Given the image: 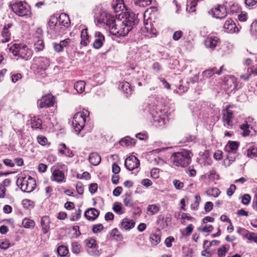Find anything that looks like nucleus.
I'll return each mask as SVG.
<instances>
[{"label": "nucleus", "mask_w": 257, "mask_h": 257, "mask_svg": "<svg viewBox=\"0 0 257 257\" xmlns=\"http://www.w3.org/2000/svg\"><path fill=\"white\" fill-rule=\"evenodd\" d=\"M192 156L193 154L190 151L185 150L174 153L171 155L170 159L173 166L184 168L191 163Z\"/></svg>", "instance_id": "obj_1"}, {"label": "nucleus", "mask_w": 257, "mask_h": 257, "mask_svg": "<svg viewBox=\"0 0 257 257\" xmlns=\"http://www.w3.org/2000/svg\"><path fill=\"white\" fill-rule=\"evenodd\" d=\"M108 29L113 35L117 37L124 36L131 31V28L127 26L123 21L118 19H115L113 24L110 26Z\"/></svg>", "instance_id": "obj_2"}, {"label": "nucleus", "mask_w": 257, "mask_h": 257, "mask_svg": "<svg viewBox=\"0 0 257 257\" xmlns=\"http://www.w3.org/2000/svg\"><path fill=\"white\" fill-rule=\"evenodd\" d=\"M9 51L14 56H17L26 60L30 59L33 55V51L26 46L17 44L12 45L9 48Z\"/></svg>", "instance_id": "obj_3"}, {"label": "nucleus", "mask_w": 257, "mask_h": 257, "mask_svg": "<svg viewBox=\"0 0 257 257\" xmlns=\"http://www.w3.org/2000/svg\"><path fill=\"white\" fill-rule=\"evenodd\" d=\"M89 115V113L87 110H83L82 111L75 114L73 118L72 125L76 132L79 133L82 130Z\"/></svg>", "instance_id": "obj_4"}, {"label": "nucleus", "mask_w": 257, "mask_h": 257, "mask_svg": "<svg viewBox=\"0 0 257 257\" xmlns=\"http://www.w3.org/2000/svg\"><path fill=\"white\" fill-rule=\"evenodd\" d=\"M17 184L22 191L28 193L33 191L36 187L35 179L30 176L19 177Z\"/></svg>", "instance_id": "obj_5"}, {"label": "nucleus", "mask_w": 257, "mask_h": 257, "mask_svg": "<svg viewBox=\"0 0 257 257\" xmlns=\"http://www.w3.org/2000/svg\"><path fill=\"white\" fill-rule=\"evenodd\" d=\"M12 11L20 17L29 16L31 15V8L25 2H18L11 5Z\"/></svg>", "instance_id": "obj_6"}, {"label": "nucleus", "mask_w": 257, "mask_h": 257, "mask_svg": "<svg viewBox=\"0 0 257 257\" xmlns=\"http://www.w3.org/2000/svg\"><path fill=\"white\" fill-rule=\"evenodd\" d=\"M150 101L151 102L149 103V108L150 111V113L152 114V116L154 117V120L158 121L160 125L164 124V119L160 117V115L157 116V114H159V112L157 111L158 101L154 97H152Z\"/></svg>", "instance_id": "obj_7"}, {"label": "nucleus", "mask_w": 257, "mask_h": 257, "mask_svg": "<svg viewBox=\"0 0 257 257\" xmlns=\"http://www.w3.org/2000/svg\"><path fill=\"white\" fill-rule=\"evenodd\" d=\"M232 107V106L228 105L225 109L222 110V119L224 125L228 128H231L233 125V111L231 109Z\"/></svg>", "instance_id": "obj_8"}, {"label": "nucleus", "mask_w": 257, "mask_h": 257, "mask_svg": "<svg viewBox=\"0 0 257 257\" xmlns=\"http://www.w3.org/2000/svg\"><path fill=\"white\" fill-rule=\"evenodd\" d=\"M51 180L58 183L65 182L66 178L64 173L60 170L56 166H53L52 168V175Z\"/></svg>", "instance_id": "obj_9"}, {"label": "nucleus", "mask_w": 257, "mask_h": 257, "mask_svg": "<svg viewBox=\"0 0 257 257\" xmlns=\"http://www.w3.org/2000/svg\"><path fill=\"white\" fill-rule=\"evenodd\" d=\"M97 19L99 23L104 24L108 28L113 24V22L115 20V18L113 16L105 11L100 12Z\"/></svg>", "instance_id": "obj_10"}, {"label": "nucleus", "mask_w": 257, "mask_h": 257, "mask_svg": "<svg viewBox=\"0 0 257 257\" xmlns=\"http://www.w3.org/2000/svg\"><path fill=\"white\" fill-rule=\"evenodd\" d=\"M209 13L217 19H223L227 16V12L224 6L218 5L212 8Z\"/></svg>", "instance_id": "obj_11"}, {"label": "nucleus", "mask_w": 257, "mask_h": 257, "mask_svg": "<svg viewBox=\"0 0 257 257\" xmlns=\"http://www.w3.org/2000/svg\"><path fill=\"white\" fill-rule=\"evenodd\" d=\"M55 98L51 94H47L43 96L38 101L39 107L40 108L51 107L53 106Z\"/></svg>", "instance_id": "obj_12"}, {"label": "nucleus", "mask_w": 257, "mask_h": 257, "mask_svg": "<svg viewBox=\"0 0 257 257\" xmlns=\"http://www.w3.org/2000/svg\"><path fill=\"white\" fill-rule=\"evenodd\" d=\"M124 165L127 170L132 171L139 167L140 161L137 157L132 155L125 159Z\"/></svg>", "instance_id": "obj_13"}, {"label": "nucleus", "mask_w": 257, "mask_h": 257, "mask_svg": "<svg viewBox=\"0 0 257 257\" xmlns=\"http://www.w3.org/2000/svg\"><path fill=\"white\" fill-rule=\"evenodd\" d=\"M145 36L148 38L156 37L157 35V31L155 29L151 22L148 21L145 23V27L142 29Z\"/></svg>", "instance_id": "obj_14"}, {"label": "nucleus", "mask_w": 257, "mask_h": 257, "mask_svg": "<svg viewBox=\"0 0 257 257\" xmlns=\"http://www.w3.org/2000/svg\"><path fill=\"white\" fill-rule=\"evenodd\" d=\"M58 25L59 31L61 32V30H63V28L69 27L70 24V21L69 16L66 14H61L58 17Z\"/></svg>", "instance_id": "obj_15"}, {"label": "nucleus", "mask_w": 257, "mask_h": 257, "mask_svg": "<svg viewBox=\"0 0 257 257\" xmlns=\"http://www.w3.org/2000/svg\"><path fill=\"white\" fill-rule=\"evenodd\" d=\"M12 24L5 25L1 32V41L3 43L8 42L11 39V34L10 29L12 27Z\"/></svg>", "instance_id": "obj_16"}, {"label": "nucleus", "mask_w": 257, "mask_h": 257, "mask_svg": "<svg viewBox=\"0 0 257 257\" xmlns=\"http://www.w3.org/2000/svg\"><path fill=\"white\" fill-rule=\"evenodd\" d=\"M94 40L93 43V47L96 49L101 48L105 41L104 35L100 32L96 31L94 34Z\"/></svg>", "instance_id": "obj_17"}, {"label": "nucleus", "mask_w": 257, "mask_h": 257, "mask_svg": "<svg viewBox=\"0 0 257 257\" xmlns=\"http://www.w3.org/2000/svg\"><path fill=\"white\" fill-rule=\"evenodd\" d=\"M34 61L38 68L43 70H46L50 64L49 60L43 57L35 58Z\"/></svg>", "instance_id": "obj_18"}, {"label": "nucleus", "mask_w": 257, "mask_h": 257, "mask_svg": "<svg viewBox=\"0 0 257 257\" xmlns=\"http://www.w3.org/2000/svg\"><path fill=\"white\" fill-rule=\"evenodd\" d=\"M123 21L127 26H129L131 30L132 29L133 27L139 22L137 16L133 13H128L126 15L125 19Z\"/></svg>", "instance_id": "obj_19"}, {"label": "nucleus", "mask_w": 257, "mask_h": 257, "mask_svg": "<svg viewBox=\"0 0 257 257\" xmlns=\"http://www.w3.org/2000/svg\"><path fill=\"white\" fill-rule=\"evenodd\" d=\"M223 29L224 32L227 33H233L238 31L235 24L231 19L226 21L223 25Z\"/></svg>", "instance_id": "obj_20"}, {"label": "nucleus", "mask_w": 257, "mask_h": 257, "mask_svg": "<svg viewBox=\"0 0 257 257\" xmlns=\"http://www.w3.org/2000/svg\"><path fill=\"white\" fill-rule=\"evenodd\" d=\"M219 42V39L216 36H209L204 41V45L206 48L214 49Z\"/></svg>", "instance_id": "obj_21"}, {"label": "nucleus", "mask_w": 257, "mask_h": 257, "mask_svg": "<svg viewBox=\"0 0 257 257\" xmlns=\"http://www.w3.org/2000/svg\"><path fill=\"white\" fill-rule=\"evenodd\" d=\"M225 84L228 91L230 92L238 89L236 78L233 76H230L227 79Z\"/></svg>", "instance_id": "obj_22"}, {"label": "nucleus", "mask_w": 257, "mask_h": 257, "mask_svg": "<svg viewBox=\"0 0 257 257\" xmlns=\"http://www.w3.org/2000/svg\"><path fill=\"white\" fill-rule=\"evenodd\" d=\"M99 212L94 208L88 209L84 213L85 217L89 220H94L98 216Z\"/></svg>", "instance_id": "obj_23"}, {"label": "nucleus", "mask_w": 257, "mask_h": 257, "mask_svg": "<svg viewBox=\"0 0 257 257\" xmlns=\"http://www.w3.org/2000/svg\"><path fill=\"white\" fill-rule=\"evenodd\" d=\"M49 28L55 31L56 33H60L58 25V17L55 15L52 16L48 22Z\"/></svg>", "instance_id": "obj_24"}, {"label": "nucleus", "mask_w": 257, "mask_h": 257, "mask_svg": "<svg viewBox=\"0 0 257 257\" xmlns=\"http://www.w3.org/2000/svg\"><path fill=\"white\" fill-rule=\"evenodd\" d=\"M238 146L239 143L237 142L229 141L225 148V150L229 154H235Z\"/></svg>", "instance_id": "obj_25"}, {"label": "nucleus", "mask_w": 257, "mask_h": 257, "mask_svg": "<svg viewBox=\"0 0 257 257\" xmlns=\"http://www.w3.org/2000/svg\"><path fill=\"white\" fill-rule=\"evenodd\" d=\"M50 219L48 216H44L41 218V225L43 233H47L50 228Z\"/></svg>", "instance_id": "obj_26"}, {"label": "nucleus", "mask_w": 257, "mask_h": 257, "mask_svg": "<svg viewBox=\"0 0 257 257\" xmlns=\"http://www.w3.org/2000/svg\"><path fill=\"white\" fill-rule=\"evenodd\" d=\"M135 222L133 220H130L127 218H123L121 221V228L125 230H129L134 228Z\"/></svg>", "instance_id": "obj_27"}, {"label": "nucleus", "mask_w": 257, "mask_h": 257, "mask_svg": "<svg viewBox=\"0 0 257 257\" xmlns=\"http://www.w3.org/2000/svg\"><path fill=\"white\" fill-rule=\"evenodd\" d=\"M58 150L60 154L67 157H72L74 156L72 151L68 148L65 144H60Z\"/></svg>", "instance_id": "obj_28"}, {"label": "nucleus", "mask_w": 257, "mask_h": 257, "mask_svg": "<svg viewBox=\"0 0 257 257\" xmlns=\"http://www.w3.org/2000/svg\"><path fill=\"white\" fill-rule=\"evenodd\" d=\"M203 1L204 0H188L186 5V11L190 13L195 12L197 4Z\"/></svg>", "instance_id": "obj_29"}, {"label": "nucleus", "mask_w": 257, "mask_h": 257, "mask_svg": "<svg viewBox=\"0 0 257 257\" xmlns=\"http://www.w3.org/2000/svg\"><path fill=\"white\" fill-rule=\"evenodd\" d=\"M119 144L123 147L133 146L135 145L136 141L134 139L127 136L121 139L119 141Z\"/></svg>", "instance_id": "obj_30"}, {"label": "nucleus", "mask_w": 257, "mask_h": 257, "mask_svg": "<svg viewBox=\"0 0 257 257\" xmlns=\"http://www.w3.org/2000/svg\"><path fill=\"white\" fill-rule=\"evenodd\" d=\"M89 161L92 165L97 166L100 163L101 157L98 153H92L89 156Z\"/></svg>", "instance_id": "obj_31"}, {"label": "nucleus", "mask_w": 257, "mask_h": 257, "mask_svg": "<svg viewBox=\"0 0 257 257\" xmlns=\"http://www.w3.org/2000/svg\"><path fill=\"white\" fill-rule=\"evenodd\" d=\"M119 88L126 95L131 94L132 89L128 82L126 81L120 82L119 84Z\"/></svg>", "instance_id": "obj_32"}, {"label": "nucleus", "mask_w": 257, "mask_h": 257, "mask_svg": "<svg viewBox=\"0 0 257 257\" xmlns=\"http://www.w3.org/2000/svg\"><path fill=\"white\" fill-rule=\"evenodd\" d=\"M112 7L115 12H119L124 8L125 6L123 0H115L112 3Z\"/></svg>", "instance_id": "obj_33"}, {"label": "nucleus", "mask_w": 257, "mask_h": 257, "mask_svg": "<svg viewBox=\"0 0 257 257\" xmlns=\"http://www.w3.org/2000/svg\"><path fill=\"white\" fill-rule=\"evenodd\" d=\"M81 41L80 44L84 46H87L89 41L87 29H84L81 31Z\"/></svg>", "instance_id": "obj_34"}, {"label": "nucleus", "mask_w": 257, "mask_h": 257, "mask_svg": "<svg viewBox=\"0 0 257 257\" xmlns=\"http://www.w3.org/2000/svg\"><path fill=\"white\" fill-rule=\"evenodd\" d=\"M42 123V120L37 117H33L31 119V125L32 128H41Z\"/></svg>", "instance_id": "obj_35"}, {"label": "nucleus", "mask_w": 257, "mask_h": 257, "mask_svg": "<svg viewBox=\"0 0 257 257\" xmlns=\"http://www.w3.org/2000/svg\"><path fill=\"white\" fill-rule=\"evenodd\" d=\"M57 252L60 256L62 257H69L67 256L68 253V248L65 245H60L57 247Z\"/></svg>", "instance_id": "obj_36"}, {"label": "nucleus", "mask_w": 257, "mask_h": 257, "mask_svg": "<svg viewBox=\"0 0 257 257\" xmlns=\"http://www.w3.org/2000/svg\"><path fill=\"white\" fill-rule=\"evenodd\" d=\"M159 206L156 204L149 205L147 207L148 214L151 215L157 213L159 212Z\"/></svg>", "instance_id": "obj_37"}, {"label": "nucleus", "mask_w": 257, "mask_h": 257, "mask_svg": "<svg viewBox=\"0 0 257 257\" xmlns=\"http://www.w3.org/2000/svg\"><path fill=\"white\" fill-rule=\"evenodd\" d=\"M123 202L125 206L127 207H133L134 206V202L131 196L128 194H125L123 196Z\"/></svg>", "instance_id": "obj_38"}, {"label": "nucleus", "mask_w": 257, "mask_h": 257, "mask_svg": "<svg viewBox=\"0 0 257 257\" xmlns=\"http://www.w3.org/2000/svg\"><path fill=\"white\" fill-rule=\"evenodd\" d=\"M85 83L83 81H79L74 84V88L78 93H82L85 89Z\"/></svg>", "instance_id": "obj_39"}, {"label": "nucleus", "mask_w": 257, "mask_h": 257, "mask_svg": "<svg viewBox=\"0 0 257 257\" xmlns=\"http://www.w3.org/2000/svg\"><path fill=\"white\" fill-rule=\"evenodd\" d=\"M22 225L23 227L26 228H34L35 225V223L33 220L26 218L23 219Z\"/></svg>", "instance_id": "obj_40"}, {"label": "nucleus", "mask_w": 257, "mask_h": 257, "mask_svg": "<svg viewBox=\"0 0 257 257\" xmlns=\"http://www.w3.org/2000/svg\"><path fill=\"white\" fill-rule=\"evenodd\" d=\"M150 240L153 245H157L161 241V237L156 234H152L150 236Z\"/></svg>", "instance_id": "obj_41"}, {"label": "nucleus", "mask_w": 257, "mask_h": 257, "mask_svg": "<svg viewBox=\"0 0 257 257\" xmlns=\"http://www.w3.org/2000/svg\"><path fill=\"white\" fill-rule=\"evenodd\" d=\"M134 3L136 7H145L151 4V0H134Z\"/></svg>", "instance_id": "obj_42"}, {"label": "nucleus", "mask_w": 257, "mask_h": 257, "mask_svg": "<svg viewBox=\"0 0 257 257\" xmlns=\"http://www.w3.org/2000/svg\"><path fill=\"white\" fill-rule=\"evenodd\" d=\"M113 211L118 214H122L124 212L121 203L115 202L113 205Z\"/></svg>", "instance_id": "obj_43"}, {"label": "nucleus", "mask_w": 257, "mask_h": 257, "mask_svg": "<svg viewBox=\"0 0 257 257\" xmlns=\"http://www.w3.org/2000/svg\"><path fill=\"white\" fill-rule=\"evenodd\" d=\"M206 193L208 196L217 197L219 195L220 192L217 188L214 187L207 190Z\"/></svg>", "instance_id": "obj_44"}, {"label": "nucleus", "mask_w": 257, "mask_h": 257, "mask_svg": "<svg viewBox=\"0 0 257 257\" xmlns=\"http://www.w3.org/2000/svg\"><path fill=\"white\" fill-rule=\"evenodd\" d=\"M215 71H216L215 67L204 71L202 72L204 79H207L211 77L213 74H215Z\"/></svg>", "instance_id": "obj_45"}, {"label": "nucleus", "mask_w": 257, "mask_h": 257, "mask_svg": "<svg viewBox=\"0 0 257 257\" xmlns=\"http://www.w3.org/2000/svg\"><path fill=\"white\" fill-rule=\"evenodd\" d=\"M244 237L250 241H253L257 243V234L255 233L247 231L246 233L245 234Z\"/></svg>", "instance_id": "obj_46"}, {"label": "nucleus", "mask_w": 257, "mask_h": 257, "mask_svg": "<svg viewBox=\"0 0 257 257\" xmlns=\"http://www.w3.org/2000/svg\"><path fill=\"white\" fill-rule=\"evenodd\" d=\"M246 155L247 157L251 158L257 157V148L252 147L248 149L247 150Z\"/></svg>", "instance_id": "obj_47"}, {"label": "nucleus", "mask_w": 257, "mask_h": 257, "mask_svg": "<svg viewBox=\"0 0 257 257\" xmlns=\"http://www.w3.org/2000/svg\"><path fill=\"white\" fill-rule=\"evenodd\" d=\"M228 250V247H226L225 245H223L219 247L217 250L218 257H224Z\"/></svg>", "instance_id": "obj_48"}, {"label": "nucleus", "mask_w": 257, "mask_h": 257, "mask_svg": "<svg viewBox=\"0 0 257 257\" xmlns=\"http://www.w3.org/2000/svg\"><path fill=\"white\" fill-rule=\"evenodd\" d=\"M72 251L75 254H78L81 251V245L77 242H74L72 243Z\"/></svg>", "instance_id": "obj_49"}, {"label": "nucleus", "mask_w": 257, "mask_h": 257, "mask_svg": "<svg viewBox=\"0 0 257 257\" xmlns=\"http://www.w3.org/2000/svg\"><path fill=\"white\" fill-rule=\"evenodd\" d=\"M81 215V210L80 209H78L77 210L75 211V213H72L71 215L70 220L71 221H76L78 220Z\"/></svg>", "instance_id": "obj_50"}, {"label": "nucleus", "mask_w": 257, "mask_h": 257, "mask_svg": "<svg viewBox=\"0 0 257 257\" xmlns=\"http://www.w3.org/2000/svg\"><path fill=\"white\" fill-rule=\"evenodd\" d=\"M86 245L87 247L93 248L96 246V240L92 238H89L85 240Z\"/></svg>", "instance_id": "obj_51"}, {"label": "nucleus", "mask_w": 257, "mask_h": 257, "mask_svg": "<svg viewBox=\"0 0 257 257\" xmlns=\"http://www.w3.org/2000/svg\"><path fill=\"white\" fill-rule=\"evenodd\" d=\"M10 246V243L8 239L0 240V248L3 249H8Z\"/></svg>", "instance_id": "obj_52"}, {"label": "nucleus", "mask_w": 257, "mask_h": 257, "mask_svg": "<svg viewBox=\"0 0 257 257\" xmlns=\"http://www.w3.org/2000/svg\"><path fill=\"white\" fill-rule=\"evenodd\" d=\"M249 125L246 123L240 125V128L243 131V136H247L249 134L250 131L249 130Z\"/></svg>", "instance_id": "obj_53"}, {"label": "nucleus", "mask_w": 257, "mask_h": 257, "mask_svg": "<svg viewBox=\"0 0 257 257\" xmlns=\"http://www.w3.org/2000/svg\"><path fill=\"white\" fill-rule=\"evenodd\" d=\"M44 47L43 41L41 40H39L35 43V48L37 51H41Z\"/></svg>", "instance_id": "obj_54"}, {"label": "nucleus", "mask_w": 257, "mask_h": 257, "mask_svg": "<svg viewBox=\"0 0 257 257\" xmlns=\"http://www.w3.org/2000/svg\"><path fill=\"white\" fill-rule=\"evenodd\" d=\"M250 33L253 36H257V21L253 22L250 26Z\"/></svg>", "instance_id": "obj_55"}, {"label": "nucleus", "mask_w": 257, "mask_h": 257, "mask_svg": "<svg viewBox=\"0 0 257 257\" xmlns=\"http://www.w3.org/2000/svg\"><path fill=\"white\" fill-rule=\"evenodd\" d=\"M103 229V226L102 224L99 223L93 225L92 231L94 233H97L101 231Z\"/></svg>", "instance_id": "obj_56"}, {"label": "nucleus", "mask_w": 257, "mask_h": 257, "mask_svg": "<svg viewBox=\"0 0 257 257\" xmlns=\"http://www.w3.org/2000/svg\"><path fill=\"white\" fill-rule=\"evenodd\" d=\"M22 204L25 208L34 206V202L29 199H24L22 201Z\"/></svg>", "instance_id": "obj_57"}, {"label": "nucleus", "mask_w": 257, "mask_h": 257, "mask_svg": "<svg viewBox=\"0 0 257 257\" xmlns=\"http://www.w3.org/2000/svg\"><path fill=\"white\" fill-rule=\"evenodd\" d=\"M251 199L250 196L248 194H245L242 197V203L244 205H248Z\"/></svg>", "instance_id": "obj_58"}, {"label": "nucleus", "mask_w": 257, "mask_h": 257, "mask_svg": "<svg viewBox=\"0 0 257 257\" xmlns=\"http://www.w3.org/2000/svg\"><path fill=\"white\" fill-rule=\"evenodd\" d=\"M76 189L77 193L79 194H80V195L83 194V191H84V187H83V185H82V184L81 182H78L76 183Z\"/></svg>", "instance_id": "obj_59"}, {"label": "nucleus", "mask_w": 257, "mask_h": 257, "mask_svg": "<svg viewBox=\"0 0 257 257\" xmlns=\"http://www.w3.org/2000/svg\"><path fill=\"white\" fill-rule=\"evenodd\" d=\"M110 235L114 237V239H118L121 238V236L119 233V231L117 228H114L110 232Z\"/></svg>", "instance_id": "obj_60"}, {"label": "nucleus", "mask_w": 257, "mask_h": 257, "mask_svg": "<svg viewBox=\"0 0 257 257\" xmlns=\"http://www.w3.org/2000/svg\"><path fill=\"white\" fill-rule=\"evenodd\" d=\"M38 142L42 146H45L48 142L47 139L44 136H38L37 137Z\"/></svg>", "instance_id": "obj_61"}, {"label": "nucleus", "mask_w": 257, "mask_h": 257, "mask_svg": "<svg viewBox=\"0 0 257 257\" xmlns=\"http://www.w3.org/2000/svg\"><path fill=\"white\" fill-rule=\"evenodd\" d=\"M173 183L177 189H181L184 187V183L178 180H174Z\"/></svg>", "instance_id": "obj_62"}, {"label": "nucleus", "mask_w": 257, "mask_h": 257, "mask_svg": "<svg viewBox=\"0 0 257 257\" xmlns=\"http://www.w3.org/2000/svg\"><path fill=\"white\" fill-rule=\"evenodd\" d=\"M238 19L240 22H245L247 19V15L245 12H241L238 15Z\"/></svg>", "instance_id": "obj_63"}, {"label": "nucleus", "mask_w": 257, "mask_h": 257, "mask_svg": "<svg viewBox=\"0 0 257 257\" xmlns=\"http://www.w3.org/2000/svg\"><path fill=\"white\" fill-rule=\"evenodd\" d=\"M174 240L173 237L169 236L167 237L165 241V244L167 247H170L172 246V243Z\"/></svg>", "instance_id": "obj_64"}]
</instances>
